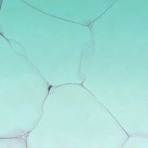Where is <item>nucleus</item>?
Here are the masks:
<instances>
[{"label":"nucleus","instance_id":"obj_1","mask_svg":"<svg viewBox=\"0 0 148 148\" xmlns=\"http://www.w3.org/2000/svg\"><path fill=\"white\" fill-rule=\"evenodd\" d=\"M52 87V86L51 85H50L49 86V91L50 88Z\"/></svg>","mask_w":148,"mask_h":148}]
</instances>
